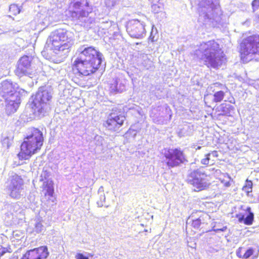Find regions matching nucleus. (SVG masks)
Here are the masks:
<instances>
[{
  "mask_svg": "<svg viewBox=\"0 0 259 259\" xmlns=\"http://www.w3.org/2000/svg\"><path fill=\"white\" fill-rule=\"evenodd\" d=\"M76 259H89L88 256L84 255L82 253H77L75 256Z\"/></svg>",
  "mask_w": 259,
  "mask_h": 259,
  "instance_id": "nucleus-30",
  "label": "nucleus"
},
{
  "mask_svg": "<svg viewBox=\"0 0 259 259\" xmlns=\"http://www.w3.org/2000/svg\"><path fill=\"white\" fill-rule=\"evenodd\" d=\"M16 91L13 84L8 81L3 82L0 87V93L6 100H8L9 97L13 96Z\"/></svg>",
  "mask_w": 259,
  "mask_h": 259,
  "instance_id": "nucleus-17",
  "label": "nucleus"
},
{
  "mask_svg": "<svg viewBox=\"0 0 259 259\" xmlns=\"http://www.w3.org/2000/svg\"><path fill=\"white\" fill-rule=\"evenodd\" d=\"M251 6L253 11L258 9L259 8V0H253Z\"/></svg>",
  "mask_w": 259,
  "mask_h": 259,
  "instance_id": "nucleus-29",
  "label": "nucleus"
},
{
  "mask_svg": "<svg viewBox=\"0 0 259 259\" xmlns=\"http://www.w3.org/2000/svg\"><path fill=\"white\" fill-rule=\"evenodd\" d=\"M164 5L158 0L157 3H153L151 6V12L154 14H159L163 11Z\"/></svg>",
  "mask_w": 259,
  "mask_h": 259,
  "instance_id": "nucleus-22",
  "label": "nucleus"
},
{
  "mask_svg": "<svg viewBox=\"0 0 259 259\" xmlns=\"http://www.w3.org/2000/svg\"><path fill=\"white\" fill-rule=\"evenodd\" d=\"M199 54H201L200 59L208 68L218 69L227 62L224 51L214 40L201 43L196 50V55Z\"/></svg>",
  "mask_w": 259,
  "mask_h": 259,
  "instance_id": "nucleus-3",
  "label": "nucleus"
},
{
  "mask_svg": "<svg viewBox=\"0 0 259 259\" xmlns=\"http://www.w3.org/2000/svg\"><path fill=\"white\" fill-rule=\"evenodd\" d=\"M41 188L45 197H54V183L52 180H48L45 181L42 185Z\"/></svg>",
  "mask_w": 259,
  "mask_h": 259,
  "instance_id": "nucleus-18",
  "label": "nucleus"
},
{
  "mask_svg": "<svg viewBox=\"0 0 259 259\" xmlns=\"http://www.w3.org/2000/svg\"><path fill=\"white\" fill-rule=\"evenodd\" d=\"M143 16L145 18H146V15H143Z\"/></svg>",
  "mask_w": 259,
  "mask_h": 259,
  "instance_id": "nucleus-34",
  "label": "nucleus"
},
{
  "mask_svg": "<svg viewBox=\"0 0 259 259\" xmlns=\"http://www.w3.org/2000/svg\"><path fill=\"white\" fill-rule=\"evenodd\" d=\"M125 120V116L121 114L116 115L113 113H110L106 119L103 121V126L111 133H119Z\"/></svg>",
  "mask_w": 259,
  "mask_h": 259,
  "instance_id": "nucleus-10",
  "label": "nucleus"
},
{
  "mask_svg": "<svg viewBox=\"0 0 259 259\" xmlns=\"http://www.w3.org/2000/svg\"><path fill=\"white\" fill-rule=\"evenodd\" d=\"M21 7L15 4H11L9 7V12L13 16L19 14L21 12Z\"/></svg>",
  "mask_w": 259,
  "mask_h": 259,
  "instance_id": "nucleus-27",
  "label": "nucleus"
},
{
  "mask_svg": "<svg viewBox=\"0 0 259 259\" xmlns=\"http://www.w3.org/2000/svg\"><path fill=\"white\" fill-rule=\"evenodd\" d=\"M225 96V93L222 91H219L215 92L213 95V102L214 103H219L222 102Z\"/></svg>",
  "mask_w": 259,
  "mask_h": 259,
  "instance_id": "nucleus-25",
  "label": "nucleus"
},
{
  "mask_svg": "<svg viewBox=\"0 0 259 259\" xmlns=\"http://www.w3.org/2000/svg\"><path fill=\"white\" fill-rule=\"evenodd\" d=\"M154 2V0H152V3H153Z\"/></svg>",
  "mask_w": 259,
  "mask_h": 259,
  "instance_id": "nucleus-36",
  "label": "nucleus"
},
{
  "mask_svg": "<svg viewBox=\"0 0 259 259\" xmlns=\"http://www.w3.org/2000/svg\"><path fill=\"white\" fill-rule=\"evenodd\" d=\"M252 182L251 180L247 179L245 181V184L243 187V190L247 193H249L252 191Z\"/></svg>",
  "mask_w": 259,
  "mask_h": 259,
  "instance_id": "nucleus-28",
  "label": "nucleus"
},
{
  "mask_svg": "<svg viewBox=\"0 0 259 259\" xmlns=\"http://www.w3.org/2000/svg\"><path fill=\"white\" fill-rule=\"evenodd\" d=\"M220 181L225 188L229 187L231 185L232 179L228 174H223L220 178Z\"/></svg>",
  "mask_w": 259,
  "mask_h": 259,
  "instance_id": "nucleus-24",
  "label": "nucleus"
},
{
  "mask_svg": "<svg viewBox=\"0 0 259 259\" xmlns=\"http://www.w3.org/2000/svg\"><path fill=\"white\" fill-rule=\"evenodd\" d=\"M161 154L165 159V164L170 168L179 166L187 161L184 152L180 148H164Z\"/></svg>",
  "mask_w": 259,
  "mask_h": 259,
  "instance_id": "nucleus-8",
  "label": "nucleus"
},
{
  "mask_svg": "<svg viewBox=\"0 0 259 259\" xmlns=\"http://www.w3.org/2000/svg\"><path fill=\"white\" fill-rule=\"evenodd\" d=\"M32 60L31 56H22L17 62L15 74L19 77L31 74L33 71Z\"/></svg>",
  "mask_w": 259,
  "mask_h": 259,
  "instance_id": "nucleus-11",
  "label": "nucleus"
},
{
  "mask_svg": "<svg viewBox=\"0 0 259 259\" xmlns=\"http://www.w3.org/2000/svg\"><path fill=\"white\" fill-rule=\"evenodd\" d=\"M256 21L257 22L259 23V15L257 16Z\"/></svg>",
  "mask_w": 259,
  "mask_h": 259,
  "instance_id": "nucleus-32",
  "label": "nucleus"
},
{
  "mask_svg": "<svg viewBox=\"0 0 259 259\" xmlns=\"http://www.w3.org/2000/svg\"><path fill=\"white\" fill-rule=\"evenodd\" d=\"M241 211L236 214L235 217L240 223H243L246 225H251L254 220V214L251 211V208L247 207L245 209L241 208Z\"/></svg>",
  "mask_w": 259,
  "mask_h": 259,
  "instance_id": "nucleus-16",
  "label": "nucleus"
},
{
  "mask_svg": "<svg viewBox=\"0 0 259 259\" xmlns=\"http://www.w3.org/2000/svg\"><path fill=\"white\" fill-rule=\"evenodd\" d=\"M49 254L48 247L46 246H41L27 250L21 259H46Z\"/></svg>",
  "mask_w": 259,
  "mask_h": 259,
  "instance_id": "nucleus-14",
  "label": "nucleus"
},
{
  "mask_svg": "<svg viewBox=\"0 0 259 259\" xmlns=\"http://www.w3.org/2000/svg\"><path fill=\"white\" fill-rule=\"evenodd\" d=\"M53 98L51 91L45 87H40L37 91L31 96L29 107L33 114L37 117L45 116Z\"/></svg>",
  "mask_w": 259,
  "mask_h": 259,
  "instance_id": "nucleus-5",
  "label": "nucleus"
},
{
  "mask_svg": "<svg viewBox=\"0 0 259 259\" xmlns=\"http://www.w3.org/2000/svg\"><path fill=\"white\" fill-rule=\"evenodd\" d=\"M244 249L243 247H240L236 251L237 256L241 259H247L253 255L254 249L253 248L250 247L248 248L245 252L243 253L242 252V250Z\"/></svg>",
  "mask_w": 259,
  "mask_h": 259,
  "instance_id": "nucleus-19",
  "label": "nucleus"
},
{
  "mask_svg": "<svg viewBox=\"0 0 259 259\" xmlns=\"http://www.w3.org/2000/svg\"><path fill=\"white\" fill-rule=\"evenodd\" d=\"M20 103L15 101H8L6 105V111L8 115L15 113L19 106Z\"/></svg>",
  "mask_w": 259,
  "mask_h": 259,
  "instance_id": "nucleus-20",
  "label": "nucleus"
},
{
  "mask_svg": "<svg viewBox=\"0 0 259 259\" xmlns=\"http://www.w3.org/2000/svg\"><path fill=\"white\" fill-rule=\"evenodd\" d=\"M233 107L226 103H223L220 104L219 108L217 109V111L219 112V116H225L230 113V110Z\"/></svg>",
  "mask_w": 259,
  "mask_h": 259,
  "instance_id": "nucleus-21",
  "label": "nucleus"
},
{
  "mask_svg": "<svg viewBox=\"0 0 259 259\" xmlns=\"http://www.w3.org/2000/svg\"><path fill=\"white\" fill-rule=\"evenodd\" d=\"M204 232L202 231V232L200 234H199V236H201L202 235V234L204 233Z\"/></svg>",
  "mask_w": 259,
  "mask_h": 259,
  "instance_id": "nucleus-33",
  "label": "nucleus"
},
{
  "mask_svg": "<svg viewBox=\"0 0 259 259\" xmlns=\"http://www.w3.org/2000/svg\"><path fill=\"white\" fill-rule=\"evenodd\" d=\"M241 60L248 62L259 59V34H252L245 36L239 44Z\"/></svg>",
  "mask_w": 259,
  "mask_h": 259,
  "instance_id": "nucleus-6",
  "label": "nucleus"
},
{
  "mask_svg": "<svg viewBox=\"0 0 259 259\" xmlns=\"http://www.w3.org/2000/svg\"><path fill=\"white\" fill-rule=\"evenodd\" d=\"M55 201H56V198H55L54 200H53L52 201H53V202H55Z\"/></svg>",
  "mask_w": 259,
  "mask_h": 259,
  "instance_id": "nucleus-35",
  "label": "nucleus"
},
{
  "mask_svg": "<svg viewBox=\"0 0 259 259\" xmlns=\"http://www.w3.org/2000/svg\"><path fill=\"white\" fill-rule=\"evenodd\" d=\"M80 54L84 57L78 56L74 59L71 64V71L75 75L72 80L79 84L80 77L91 76L97 72L103 61L102 54L94 47L85 48Z\"/></svg>",
  "mask_w": 259,
  "mask_h": 259,
  "instance_id": "nucleus-1",
  "label": "nucleus"
},
{
  "mask_svg": "<svg viewBox=\"0 0 259 259\" xmlns=\"http://www.w3.org/2000/svg\"><path fill=\"white\" fill-rule=\"evenodd\" d=\"M23 181L20 176L17 175L12 177L11 180V186L9 187L10 196L16 199L21 197L20 190L22 189Z\"/></svg>",
  "mask_w": 259,
  "mask_h": 259,
  "instance_id": "nucleus-15",
  "label": "nucleus"
},
{
  "mask_svg": "<svg viewBox=\"0 0 259 259\" xmlns=\"http://www.w3.org/2000/svg\"><path fill=\"white\" fill-rule=\"evenodd\" d=\"M44 140L42 131L38 128L32 127L20 145V151L17 154L19 160H29L33 155L39 152Z\"/></svg>",
  "mask_w": 259,
  "mask_h": 259,
  "instance_id": "nucleus-4",
  "label": "nucleus"
},
{
  "mask_svg": "<svg viewBox=\"0 0 259 259\" xmlns=\"http://www.w3.org/2000/svg\"><path fill=\"white\" fill-rule=\"evenodd\" d=\"M118 81L117 78L113 79L110 82L109 85V89L111 92H117L121 91L120 89L118 88Z\"/></svg>",
  "mask_w": 259,
  "mask_h": 259,
  "instance_id": "nucleus-26",
  "label": "nucleus"
},
{
  "mask_svg": "<svg viewBox=\"0 0 259 259\" xmlns=\"http://www.w3.org/2000/svg\"><path fill=\"white\" fill-rule=\"evenodd\" d=\"M84 6L81 2H73L69 6V14L72 20H78L80 18L87 17L91 11L88 10L89 7V3H86Z\"/></svg>",
  "mask_w": 259,
  "mask_h": 259,
  "instance_id": "nucleus-12",
  "label": "nucleus"
},
{
  "mask_svg": "<svg viewBox=\"0 0 259 259\" xmlns=\"http://www.w3.org/2000/svg\"><path fill=\"white\" fill-rule=\"evenodd\" d=\"M73 40V33L66 29L59 28L52 31L45 45L46 49L50 52V59L55 63L63 62L71 51Z\"/></svg>",
  "mask_w": 259,
  "mask_h": 259,
  "instance_id": "nucleus-2",
  "label": "nucleus"
},
{
  "mask_svg": "<svg viewBox=\"0 0 259 259\" xmlns=\"http://www.w3.org/2000/svg\"><path fill=\"white\" fill-rule=\"evenodd\" d=\"M213 84L215 85H218V87H221L222 85V84L219 82L214 83Z\"/></svg>",
  "mask_w": 259,
  "mask_h": 259,
  "instance_id": "nucleus-31",
  "label": "nucleus"
},
{
  "mask_svg": "<svg viewBox=\"0 0 259 259\" xmlns=\"http://www.w3.org/2000/svg\"><path fill=\"white\" fill-rule=\"evenodd\" d=\"M126 29L132 37L137 38L142 37L146 33L144 23L137 19L129 20L126 23Z\"/></svg>",
  "mask_w": 259,
  "mask_h": 259,
  "instance_id": "nucleus-13",
  "label": "nucleus"
},
{
  "mask_svg": "<svg viewBox=\"0 0 259 259\" xmlns=\"http://www.w3.org/2000/svg\"><path fill=\"white\" fill-rule=\"evenodd\" d=\"M212 155L215 157H218V153L217 151H212L210 152L205 154V157L201 160V163L205 166H208L209 164V161L210 160V156Z\"/></svg>",
  "mask_w": 259,
  "mask_h": 259,
  "instance_id": "nucleus-23",
  "label": "nucleus"
},
{
  "mask_svg": "<svg viewBox=\"0 0 259 259\" xmlns=\"http://www.w3.org/2000/svg\"><path fill=\"white\" fill-rule=\"evenodd\" d=\"M205 214L200 210H194L189 216V222L187 225L189 229L193 234L200 232L206 224L205 222Z\"/></svg>",
  "mask_w": 259,
  "mask_h": 259,
  "instance_id": "nucleus-9",
  "label": "nucleus"
},
{
  "mask_svg": "<svg viewBox=\"0 0 259 259\" xmlns=\"http://www.w3.org/2000/svg\"><path fill=\"white\" fill-rule=\"evenodd\" d=\"M186 182L195 192L206 190L211 185L210 176L199 169L190 171L187 176Z\"/></svg>",
  "mask_w": 259,
  "mask_h": 259,
  "instance_id": "nucleus-7",
  "label": "nucleus"
}]
</instances>
